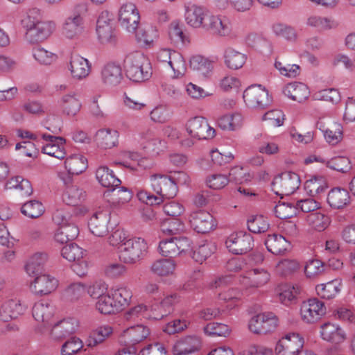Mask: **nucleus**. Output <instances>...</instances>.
<instances>
[{"mask_svg":"<svg viewBox=\"0 0 355 355\" xmlns=\"http://www.w3.org/2000/svg\"><path fill=\"white\" fill-rule=\"evenodd\" d=\"M96 178L104 187L114 189L121 184V180L115 176L113 171L105 166H101L97 168Z\"/></svg>","mask_w":355,"mask_h":355,"instance_id":"nucleus-46","label":"nucleus"},{"mask_svg":"<svg viewBox=\"0 0 355 355\" xmlns=\"http://www.w3.org/2000/svg\"><path fill=\"white\" fill-rule=\"evenodd\" d=\"M32 314L34 319L41 324L42 328L46 329L51 326L55 307L51 303L41 300L35 303Z\"/></svg>","mask_w":355,"mask_h":355,"instance_id":"nucleus-26","label":"nucleus"},{"mask_svg":"<svg viewBox=\"0 0 355 355\" xmlns=\"http://www.w3.org/2000/svg\"><path fill=\"white\" fill-rule=\"evenodd\" d=\"M320 335L323 340L334 344L343 343L347 338V334L338 324L327 322L320 327Z\"/></svg>","mask_w":355,"mask_h":355,"instance_id":"nucleus-32","label":"nucleus"},{"mask_svg":"<svg viewBox=\"0 0 355 355\" xmlns=\"http://www.w3.org/2000/svg\"><path fill=\"white\" fill-rule=\"evenodd\" d=\"M300 182V177L297 173L286 171L274 178L272 189L277 195H290L299 188Z\"/></svg>","mask_w":355,"mask_h":355,"instance_id":"nucleus-9","label":"nucleus"},{"mask_svg":"<svg viewBox=\"0 0 355 355\" xmlns=\"http://www.w3.org/2000/svg\"><path fill=\"white\" fill-rule=\"evenodd\" d=\"M309 225L318 232L324 231L330 223L329 218L320 212H313L306 218Z\"/></svg>","mask_w":355,"mask_h":355,"instance_id":"nucleus-60","label":"nucleus"},{"mask_svg":"<svg viewBox=\"0 0 355 355\" xmlns=\"http://www.w3.org/2000/svg\"><path fill=\"white\" fill-rule=\"evenodd\" d=\"M79 6H76L73 12L66 17L62 24V35L67 40H78L85 32L84 17L77 10Z\"/></svg>","mask_w":355,"mask_h":355,"instance_id":"nucleus-3","label":"nucleus"},{"mask_svg":"<svg viewBox=\"0 0 355 355\" xmlns=\"http://www.w3.org/2000/svg\"><path fill=\"white\" fill-rule=\"evenodd\" d=\"M42 19V11L37 8H29L24 12L20 17V24L25 30L28 32L33 28L37 23Z\"/></svg>","mask_w":355,"mask_h":355,"instance_id":"nucleus-48","label":"nucleus"},{"mask_svg":"<svg viewBox=\"0 0 355 355\" xmlns=\"http://www.w3.org/2000/svg\"><path fill=\"white\" fill-rule=\"evenodd\" d=\"M191 249V243L186 237H173L162 240L159 243V252L163 257H173L186 253Z\"/></svg>","mask_w":355,"mask_h":355,"instance_id":"nucleus-12","label":"nucleus"},{"mask_svg":"<svg viewBox=\"0 0 355 355\" xmlns=\"http://www.w3.org/2000/svg\"><path fill=\"white\" fill-rule=\"evenodd\" d=\"M176 268V263L171 259H159L153 261L150 266V271L159 277L173 275Z\"/></svg>","mask_w":355,"mask_h":355,"instance_id":"nucleus-43","label":"nucleus"},{"mask_svg":"<svg viewBox=\"0 0 355 355\" xmlns=\"http://www.w3.org/2000/svg\"><path fill=\"white\" fill-rule=\"evenodd\" d=\"M85 192L76 185L67 186L63 193L62 200L68 205L76 206L85 199Z\"/></svg>","mask_w":355,"mask_h":355,"instance_id":"nucleus-51","label":"nucleus"},{"mask_svg":"<svg viewBox=\"0 0 355 355\" xmlns=\"http://www.w3.org/2000/svg\"><path fill=\"white\" fill-rule=\"evenodd\" d=\"M33 57L40 64L49 66L55 63L58 60V55L52 51H48L44 47L37 46L33 49Z\"/></svg>","mask_w":355,"mask_h":355,"instance_id":"nucleus-55","label":"nucleus"},{"mask_svg":"<svg viewBox=\"0 0 355 355\" xmlns=\"http://www.w3.org/2000/svg\"><path fill=\"white\" fill-rule=\"evenodd\" d=\"M79 233L78 227L75 224L59 226L54 234V239L61 244L75 239Z\"/></svg>","mask_w":355,"mask_h":355,"instance_id":"nucleus-52","label":"nucleus"},{"mask_svg":"<svg viewBox=\"0 0 355 355\" xmlns=\"http://www.w3.org/2000/svg\"><path fill=\"white\" fill-rule=\"evenodd\" d=\"M67 69L73 80L80 81L89 76L92 64L87 58L75 54L71 56Z\"/></svg>","mask_w":355,"mask_h":355,"instance_id":"nucleus-20","label":"nucleus"},{"mask_svg":"<svg viewBox=\"0 0 355 355\" xmlns=\"http://www.w3.org/2000/svg\"><path fill=\"white\" fill-rule=\"evenodd\" d=\"M265 245L267 250L274 254H281L290 248V241L284 236L277 234H268Z\"/></svg>","mask_w":355,"mask_h":355,"instance_id":"nucleus-38","label":"nucleus"},{"mask_svg":"<svg viewBox=\"0 0 355 355\" xmlns=\"http://www.w3.org/2000/svg\"><path fill=\"white\" fill-rule=\"evenodd\" d=\"M113 328L109 324L101 325L94 329L88 336L86 343L89 347H95L111 336Z\"/></svg>","mask_w":355,"mask_h":355,"instance_id":"nucleus-45","label":"nucleus"},{"mask_svg":"<svg viewBox=\"0 0 355 355\" xmlns=\"http://www.w3.org/2000/svg\"><path fill=\"white\" fill-rule=\"evenodd\" d=\"M189 220L191 226L198 233L209 232L216 226L213 216L205 211L200 210L191 213Z\"/></svg>","mask_w":355,"mask_h":355,"instance_id":"nucleus-23","label":"nucleus"},{"mask_svg":"<svg viewBox=\"0 0 355 355\" xmlns=\"http://www.w3.org/2000/svg\"><path fill=\"white\" fill-rule=\"evenodd\" d=\"M164 67L172 70L173 78H182L187 71V64L184 57L180 52L174 49L172 50L170 58H168Z\"/></svg>","mask_w":355,"mask_h":355,"instance_id":"nucleus-35","label":"nucleus"},{"mask_svg":"<svg viewBox=\"0 0 355 355\" xmlns=\"http://www.w3.org/2000/svg\"><path fill=\"white\" fill-rule=\"evenodd\" d=\"M327 187L322 178H312L306 181L304 189L312 197L320 198L323 194Z\"/></svg>","mask_w":355,"mask_h":355,"instance_id":"nucleus-56","label":"nucleus"},{"mask_svg":"<svg viewBox=\"0 0 355 355\" xmlns=\"http://www.w3.org/2000/svg\"><path fill=\"white\" fill-rule=\"evenodd\" d=\"M341 282L338 279L330 281L326 284L318 285L315 288L317 294L322 298L334 297L340 291Z\"/></svg>","mask_w":355,"mask_h":355,"instance_id":"nucleus-53","label":"nucleus"},{"mask_svg":"<svg viewBox=\"0 0 355 355\" xmlns=\"http://www.w3.org/2000/svg\"><path fill=\"white\" fill-rule=\"evenodd\" d=\"M21 211L28 218H37L44 214V207L40 202L33 200L24 203L21 208Z\"/></svg>","mask_w":355,"mask_h":355,"instance_id":"nucleus-61","label":"nucleus"},{"mask_svg":"<svg viewBox=\"0 0 355 355\" xmlns=\"http://www.w3.org/2000/svg\"><path fill=\"white\" fill-rule=\"evenodd\" d=\"M6 189H19L24 196H29L33 193L31 182L21 176H16L8 180L5 184Z\"/></svg>","mask_w":355,"mask_h":355,"instance_id":"nucleus-57","label":"nucleus"},{"mask_svg":"<svg viewBox=\"0 0 355 355\" xmlns=\"http://www.w3.org/2000/svg\"><path fill=\"white\" fill-rule=\"evenodd\" d=\"M121 156L124 161L118 164L133 171L140 172L143 170L150 169L154 166V162L152 159L147 157H141L136 152L123 151L121 153Z\"/></svg>","mask_w":355,"mask_h":355,"instance_id":"nucleus-22","label":"nucleus"},{"mask_svg":"<svg viewBox=\"0 0 355 355\" xmlns=\"http://www.w3.org/2000/svg\"><path fill=\"white\" fill-rule=\"evenodd\" d=\"M134 33L137 43L143 47L152 46L159 36L157 28L150 25L137 28Z\"/></svg>","mask_w":355,"mask_h":355,"instance_id":"nucleus-37","label":"nucleus"},{"mask_svg":"<svg viewBox=\"0 0 355 355\" xmlns=\"http://www.w3.org/2000/svg\"><path fill=\"white\" fill-rule=\"evenodd\" d=\"M96 308L102 314H112L120 311L109 291L97 300Z\"/></svg>","mask_w":355,"mask_h":355,"instance_id":"nucleus-59","label":"nucleus"},{"mask_svg":"<svg viewBox=\"0 0 355 355\" xmlns=\"http://www.w3.org/2000/svg\"><path fill=\"white\" fill-rule=\"evenodd\" d=\"M86 291V286L81 282L70 284L64 291L63 295L67 300L73 302L80 298Z\"/></svg>","mask_w":355,"mask_h":355,"instance_id":"nucleus-64","label":"nucleus"},{"mask_svg":"<svg viewBox=\"0 0 355 355\" xmlns=\"http://www.w3.org/2000/svg\"><path fill=\"white\" fill-rule=\"evenodd\" d=\"M96 31L101 44H115L116 35L112 15L107 10H103L99 13L96 20Z\"/></svg>","mask_w":355,"mask_h":355,"instance_id":"nucleus-6","label":"nucleus"},{"mask_svg":"<svg viewBox=\"0 0 355 355\" xmlns=\"http://www.w3.org/2000/svg\"><path fill=\"white\" fill-rule=\"evenodd\" d=\"M78 328V321L75 318H67L54 324L50 335L53 340H61L74 334Z\"/></svg>","mask_w":355,"mask_h":355,"instance_id":"nucleus-28","label":"nucleus"},{"mask_svg":"<svg viewBox=\"0 0 355 355\" xmlns=\"http://www.w3.org/2000/svg\"><path fill=\"white\" fill-rule=\"evenodd\" d=\"M56 29V23L53 20L42 19L28 32H25V40L29 44H37L44 42Z\"/></svg>","mask_w":355,"mask_h":355,"instance_id":"nucleus-16","label":"nucleus"},{"mask_svg":"<svg viewBox=\"0 0 355 355\" xmlns=\"http://www.w3.org/2000/svg\"><path fill=\"white\" fill-rule=\"evenodd\" d=\"M225 66L232 70L241 69L245 63L247 55L232 46L226 47L223 52Z\"/></svg>","mask_w":355,"mask_h":355,"instance_id":"nucleus-36","label":"nucleus"},{"mask_svg":"<svg viewBox=\"0 0 355 355\" xmlns=\"http://www.w3.org/2000/svg\"><path fill=\"white\" fill-rule=\"evenodd\" d=\"M225 245L230 252L235 254H242L252 249L254 241L250 234L239 232L232 234L227 239Z\"/></svg>","mask_w":355,"mask_h":355,"instance_id":"nucleus-18","label":"nucleus"},{"mask_svg":"<svg viewBox=\"0 0 355 355\" xmlns=\"http://www.w3.org/2000/svg\"><path fill=\"white\" fill-rule=\"evenodd\" d=\"M216 6L220 10L231 7L239 12L248 11L252 6V0H215Z\"/></svg>","mask_w":355,"mask_h":355,"instance_id":"nucleus-54","label":"nucleus"},{"mask_svg":"<svg viewBox=\"0 0 355 355\" xmlns=\"http://www.w3.org/2000/svg\"><path fill=\"white\" fill-rule=\"evenodd\" d=\"M270 279V273L263 268L247 269L238 277V282L246 289L258 288L266 285Z\"/></svg>","mask_w":355,"mask_h":355,"instance_id":"nucleus-13","label":"nucleus"},{"mask_svg":"<svg viewBox=\"0 0 355 355\" xmlns=\"http://www.w3.org/2000/svg\"><path fill=\"white\" fill-rule=\"evenodd\" d=\"M32 277L34 279L31 282L30 290L35 295H48L54 291L58 286V279L49 274L41 273Z\"/></svg>","mask_w":355,"mask_h":355,"instance_id":"nucleus-19","label":"nucleus"},{"mask_svg":"<svg viewBox=\"0 0 355 355\" xmlns=\"http://www.w3.org/2000/svg\"><path fill=\"white\" fill-rule=\"evenodd\" d=\"M153 190L162 198H173L178 191V186L170 175L153 174L150 177Z\"/></svg>","mask_w":355,"mask_h":355,"instance_id":"nucleus-14","label":"nucleus"},{"mask_svg":"<svg viewBox=\"0 0 355 355\" xmlns=\"http://www.w3.org/2000/svg\"><path fill=\"white\" fill-rule=\"evenodd\" d=\"M126 76L135 83H143L150 78L153 74L151 64L148 58L140 51L129 53L125 60Z\"/></svg>","mask_w":355,"mask_h":355,"instance_id":"nucleus-1","label":"nucleus"},{"mask_svg":"<svg viewBox=\"0 0 355 355\" xmlns=\"http://www.w3.org/2000/svg\"><path fill=\"white\" fill-rule=\"evenodd\" d=\"M185 129L189 137L196 138L197 140L211 139L216 135L215 129L201 116L190 119L185 125Z\"/></svg>","mask_w":355,"mask_h":355,"instance_id":"nucleus-11","label":"nucleus"},{"mask_svg":"<svg viewBox=\"0 0 355 355\" xmlns=\"http://www.w3.org/2000/svg\"><path fill=\"white\" fill-rule=\"evenodd\" d=\"M272 34L289 43H295L298 40L297 30L292 26L285 23L277 22L272 25Z\"/></svg>","mask_w":355,"mask_h":355,"instance_id":"nucleus-41","label":"nucleus"},{"mask_svg":"<svg viewBox=\"0 0 355 355\" xmlns=\"http://www.w3.org/2000/svg\"><path fill=\"white\" fill-rule=\"evenodd\" d=\"M48 254L46 252H39L35 253L27 262L25 269L27 274L31 277L42 273L44 265L48 260Z\"/></svg>","mask_w":355,"mask_h":355,"instance_id":"nucleus-47","label":"nucleus"},{"mask_svg":"<svg viewBox=\"0 0 355 355\" xmlns=\"http://www.w3.org/2000/svg\"><path fill=\"white\" fill-rule=\"evenodd\" d=\"M211 15L205 7L192 3L184 5V20L190 27L206 31Z\"/></svg>","mask_w":355,"mask_h":355,"instance_id":"nucleus-4","label":"nucleus"},{"mask_svg":"<svg viewBox=\"0 0 355 355\" xmlns=\"http://www.w3.org/2000/svg\"><path fill=\"white\" fill-rule=\"evenodd\" d=\"M243 98L250 108L264 109L272 103L268 90L259 85H251L243 92Z\"/></svg>","mask_w":355,"mask_h":355,"instance_id":"nucleus-8","label":"nucleus"},{"mask_svg":"<svg viewBox=\"0 0 355 355\" xmlns=\"http://www.w3.org/2000/svg\"><path fill=\"white\" fill-rule=\"evenodd\" d=\"M304 344L303 336L299 333L290 332L283 336L277 343V355H299Z\"/></svg>","mask_w":355,"mask_h":355,"instance_id":"nucleus-7","label":"nucleus"},{"mask_svg":"<svg viewBox=\"0 0 355 355\" xmlns=\"http://www.w3.org/2000/svg\"><path fill=\"white\" fill-rule=\"evenodd\" d=\"M150 334V329L144 324L132 326L124 330L121 338L128 345H135L146 339Z\"/></svg>","mask_w":355,"mask_h":355,"instance_id":"nucleus-33","label":"nucleus"},{"mask_svg":"<svg viewBox=\"0 0 355 355\" xmlns=\"http://www.w3.org/2000/svg\"><path fill=\"white\" fill-rule=\"evenodd\" d=\"M140 20L139 11L133 2H123L119 10V22L127 32L133 33L138 28Z\"/></svg>","mask_w":355,"mask_h":355,"instance_id":"nucleus-10","label":"nucleus"},{"mask_svg":"<svg viewBox=\"0 0 355 355\" xmlns=\"http://www.w3.org/2000/svg\"><path fill=\"white\" fill-rule=\"evenodd\" d=\"M206 31L216 36L231 40L239 37L237 28L234 27L233 22L225 16L212 14Z\"/></svg>","mask_w":355,"mask_h":355,"instance_id":"nucleus-5","label":"nucleus"},{"mask_svg":"<svg viewBox=\"0 0 355 355\" xmlns=\"http://www.w3.org/2000/svg\"><path fill=\"white\" fill-rule=\"evenodd\" d=\"M42 137L46 141V144L42 148L43 153L58 159H62L65 157V139L64 138L46 134H43Z\"/></svg>","mask_w":355,"mask_h":355,"instance_id":"nucleus-25","label":"nucleus"},{"mask_svg":"<svg viewBox=\"0 0 355 355\" xmlns=\"http://www.w3.org/2000/svg\"><path fill=\"white\" fill-rule=\"evenodd\" d=\"M148 249V245L144 239H129L120 248L119 258L124 263L135 264L146 257Z\"/></svg>","mask_w":355,"mask_h":355,"instance_id":"nucleus-2","label":"nucleus"},{"mask_svg":"<svg viewBox=\"0 0 355 355\" xmlns=\"http://www.w3.org/2000/svg\"><path fill=\"white\" fill-rule=\"evenodd\" d=\"M123 79L121 66L114 62L105 64L101 70V80L107 88H114L119 85Z\"/></svg>","mask_w":355,"mask_h":355,"instance_id":"nucleus-21","label":"nucleus"},{"mask_svg":"<svg viewBox=\"0 0 355 355\" xmlns=\"http://www.w3.org/2000/svg\"><path fill=\"white\" fill-rule=\"evenodd\" d=\"M109 291L119 311L123 310L130 304L132 293L128 286L119 284L111 287Z\"/></svg>","mask_w":355,"mask_h":355,"instance_id":"nucleus-34","label":"nucleus"},{"mask_svg":"<svg viewBox=\"0 0 355 355\" xmlns=\"http://www.w3.org/2000/svg\"><path fill=\"white\" fill-rule=\"evenodd\" d=\"M326 313L322 302L316 298L303 302L300 306V317L303 322L311 324L318 321Z\"/></svg>","mask_w":355,"mask_h":355,"instance_id":"nucleus-17","label":"nucleus"},{"mask_svg":"<svg viewBox=\"0 0 355 355\" xmlns=\"http://www.w3.org/2000/svg\"><path fill=\"white\" fill-rule=\"evenodd\" d=\"M64 164L69 174L78 175L87 169V159L83 155L74 154L66 159Z\"/></svg>","mask_w":355,"mask_h":355,"instance_id":"nucleus-49","label":"nucleus"},{"mask_svg":"<svg viewBox=\"0 0 355 355\" xmlns=\"http://www.w3.org/2000/svg\"><path fill=\"white\" fill-rule=\"evenodd\" d=\"M306 25L320 31L334 28L336 26V24L331 19L316 15H311L307 18Z\"/></svg>","mask_w":355,"mask_h":355,"instance_id":"nucleus-63","label":"nucleus"},{"mask_svg":"<svg viewBox=\"0 0 355 355\" xmlns=\"http://www.w3.org/2000/svg\"><path fill=\"white\" fill-rule=\"evenodd\" d=\"M141 145L148 153L158 155L165 148V142L152 130H147L141 134Z\"/></svg>","mask_w":355,"mask_h":355,"instance_id":"nucleus-31","label":"nucleus"},{"mask_svg":"<svg viewBox=\"0 0 355 355\" xmlns=\"http://www.w3.org/2000/svg\"><path fill=\"white\" fill-rule=\"evenodd\" d=\"M327 200L331 208L340 209L349 204L350 196L347 190L334 188L328 193Z\"/></svg>","mask_w":355,"mask_h":355,"instance_id":"nucleus-39","label":"nucleus"},{"mask_svg":"<svg viewBox=\"0 0 355 355\" xmlns=\"http://www.w3.org/2000/svg\"><path fill=\"white\" fill-rule=\"evenodd\" d=\"M85 253V250L76 243L67 245L61 250V254L64 259L73 262L83 259Z\"/></svg>","mask_w":355,"mask_h":355,"instance_id":"nucleus-62","label":"nucleus"},{"mask_svg":"<svg viewBox=\"0 0 355 355\" xmlns=\"http://www.w3.org/2000/svg\"><path fill=\"white\" fill-rule=\"evenodd\" d=\"M218 126L225 130H236L243 124V117L241 114L234 112L221 116L217 121Z\"/></svg>","mask_w":355,"mask_h":355,"instance_id":"nucleus-50","label":"nucleus"},{"mask_svg":"<svg viewBox=\"0 0 355 355\" xmlns=\"http://www.w3.org/2000/svg\"><path fill=\"white\" fill-rule=\"evenodd\" d=\"M284 94L293 101L302 102L309 96V92L306 85L302 83H291L283 89Z\"/></svg>","mask_w":355,"mask_h":355,"instance_id":"nucleus-44","label":"nucleus"},{"mask_svg":"<svg viewBox=\"0 0 355 355\" xmlns=\"http://www.w3.org/2000/svg\"><path fill=\"white\" fill-rule=\"evenodd\" d=\"M58 105L62 113L69 117L76 116L82 107L81 101L75 92L62 95L58 101Z\"/></svg>","mask_w":355,"mask_h":355,"instance_id":"nucleus-29","label":"nucleus"},{"mask_svg":"<svg viewBox=\"0 0 355 355\" xmlns=\"http://www.w3.org/2000/svg\"><path fill=\"white\" fill-rule=\"evenodd\" d=\"M189 64L193 71L205 78H209L211 75L214 69L213 62L200 55L192 56L189 60Z\"/></svg>","mask_w":355,"mask_h":355,"instance_id":"nucleus-42","label":"nucleus"},{"mask_svg":"<svg viewBox=\"0 0 355 355\" xmlns=\"http://www.w3.org/2000/svg\"><path fill=\"white\" fill-rule=\"evenodd\" d=\"M201 347V340L196 336H187L178 339L173 344V355H189L198 352Z\"/></svg>","mask_w":355,"mask_h":355,"instance_id":"nucleus-27","label":"nucleus"},{"mask_svg":"<svg viewBox=\"0 0 355 355\" xmlns=\"http://www.w3.org/2000/svg\"><path fill=\"white\" fill-rule=\"evenodd\" d=\"M110 214L107 211H98L95 213L88 222V227L96 236H104L108 232V223Z\"/></svg>","mask_w":355,"mask_h":355,"instance_id":"nucleus-30","label":"nucleus"},{"mask_svg":"<svg viewBox=\"0 0 355 355\" xmlns=\"http://www.w3.org/2000/svg\"><path fill=\"white\" fill-rule=\"evenodd\" d=\"M28 309L27 304L18 299L5 300L0 306V320L8 322L24 314Z\"/></svg>","mask_w":355,"mask_h":355,"instance_id":"nucleus-24","label":"nucleus"},{"mask_svg":"<svg viewBox=\"0 0 355 355\" xmlns=\"http://www.w3.org/2000/svg\"><path fill=\"white\" fill-rule=\"evenodd\" d=\"M168 35L171 42L176 44L187 45L190 42L178 21H173L170 24Z\"/></svg>","mask_w":355,"mask_h":355,"instance_id":"nucleus-58","label":"nucleus"},{"mask_svg":"<svg viewBox=\"0 0 355 355\" xmlns=\"http://www.w3.org/2000/svg\"><path fill=\"white\" fill-rule=\"evenodd\" d=\"M119 133L116 130L104 128L98 130L95 135V141L98 146L105 149L114 147L118 143Z\"/></svg>","mask_w":355,"mask_h":355,"instance_id":"nucleus-40","label":"nucleus"},{"mask_svg":"<svg viewBox=\"0 0 355 355\" xmlns=\"http://www.w3.org/2000/svg\"><path fill=\"white\" fill-rule=\"evenodd\" d=\"M278 324V319L272 313H263L251 318L248 322L250 331L256 334L273 331Z\"/></svg>","mask_w":355,"mask_h":355,"instance_id":"nucleus-15","label":"nucleus"}]
</instances>
